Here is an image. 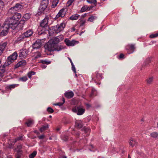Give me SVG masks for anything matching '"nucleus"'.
<instances>
[{
	"mask_svg": "<svg viewBox=\"0 0 158 158\" xmlns=\"http://www.w3.org/2000/svg\"><path fill=\"white\" fill-rule=\"evenodd\" d=\"M44 47L46 51H49L50 52L54 51H59L62 49L60 45H57L55 43H54L53 40H51L45 45Z\"/></svg>",
	"mask_w": 158,
	"mask_h": 158,
	"instance_id": "1",
	"label": "nucleus"
},
{
	"mask_svg": "<svg viewBox=\"0 0 158 158\" xmlns=\"http://www.w3.org/2000/svg\"><path fill=\"white\" fill-rule=\"evenodd\" d=\"M18 23L17 20L11 17L6 19L4 23V27L6 28H10L14 30L17 27Z\"/></svg>",
	"mask_w": 158,
	"mask_h": 158,
	"instance_id": "2",
	"label": "nucleus"
},
{
	"mask_svg": "<svg viewBox=\"0 0 158 158\" xmlns=\"http://www.w3.org/2000/svg\"><path fill=\"white\" fill-rule=\"evenodd\" d=\"M23 8V6L19 3H16L14 6L10 8L8 11V14L9 15H13L17 11L21 10Z\"/></svg>",
	"mask_w": 158,
	"mask_h": 158,
	"instance_id": "3",
	"label": "nucleus"
},
{
	"mask_svg": "<svg viewBox=\"0 0 158 158\" xmlns=\"http://www.w3.org/2000/svg\"><path fill=\"white\" fill-rule=\"evenodd\" d=\"M17 56V53L16 52H14L7 58V60L5 63V65L9 66L10 64L16 59Z\"/></svg>",
	"mask_w": 158,
	"mask_h": 158,
	"instance_id": "4",
	"label": "nucleus"
},
{
	"mask_svg": "<svg viewBox=\"0 0 158 158\" xmlns=\"http://www.w3.org/2000/svg\"><path fill=\"white\" fill-rule=\"evenodd\" d=\"M72 110L73 112L77 113V114L78 115H82L85 111V109L83 107L81 106L75 107L72 108Z\"/></svg>",
	"mask_w": 158,
	"mask_h": 158,
	"instance_id": "5",
	"label": "nucleus"
},
{
	"mask_svg": "<svg viewBox=\"0 0 158 158\" xmlns=\"http://www.w3.org/2000/svg\"><path fill=\"white\" fill-rule=\"evenodd\" d=\"M48 4V0H41L39 7V10L42 11L44 10L47 8Z\"/></svg>",
	"mask_w": 158,
	"mask_h": 158,
	"instance_id": "6",
	"label": "nucleus"
},
{
	"mask_svg": "<svg viewBox=\"0 0 158 158\" xmlns=\"http://www.w3.org/2000/svg\"><path fill=\"white\" fill-rule=\"evenodd\" d=\"M66 13V11L65 9L62 8L61 9L56 15V17L55 18V19L57 20L60 17L63 18L64 17Z\"/></svg>",
	"mask_w": 158,
	"mask_h": 158,
	"instance_id": "7",
	"label": "nucleus"
},
{
	"mask_svg": "<svg viewBox=\"0 0 158 158\" xmlns=\"http://www.w3.org/2000/svg\"><path fill=\"white\" fill-rule=\"evenodd\" d=\"M65 26L66 24L65 23H62L60 24L57 25L54 27L55 30L57 33L59 32L64 29Z\"/></svg>",
	"mask_w": 158,
	"mask_h": 158,
	"instance_id": "8",
	"label": "nucleus"
},
{
	"mask_svg": "<svg viewBox=\"0 0 158 158\" xmlns=\"http://www.w3.org/2000/svg\"><path fill=\"white\" fill-rule=\"evenodd\" d=\"M8 66L7 65H5V63L3 65H1L0 66V81L2 78L5 75L6 70V67Z\"/></svg>",
	"mask_w": 158,
	"mask_h": 158,
	"instance_id": "9",
	"label": "nucleus"
},
{
	"mask_svg": "<svg viewBox=\"0 0 158 158\" xmlns=\"http://www.w3.org/2000/svg\"><path fill=\"white\" fill-rule=\"evenodd\" d=\"M42 43L40 40H37L33 44V48L34 49H39L42 46Z\"/></svg>",
	"mask_w": 158,
	"mask_h": 158,
	"instance_id": "10",
	"label": "nucleus"
},
{
	"mask_svg": "<svg viewBox=\"0 0 158 158\" xmlns=\"http://www.w3.org/2000/svg\"><path fill=\"white\" fill-rule=\"evenodd\" d=\"M64 41L66 45L68 46H73L78 43V42L74 40L70 41L68 39H65Z\"/></svg>",
	"mask_w": 158,
	"mask_h": 158,
	"instance_id": "11",
	"label": "nucleus"
},
{
	"mask_svg": "<svg viewBox=\"0 0 158 158\" xmlns=\"http://www.w3.org/2000/svg\"><path fill=\"white\" fill-rule=\"evenodd\" d=\"M28 51L27 49H22L19 51V57L21 58L25 57L27 55Z\"/></svg>",
	"mask_w": 158,
	"mask_h": 158,
	"instance_id": "12",
	"label": "nucleus"
},
{
	"mask_svg": "<svg viewBox=\"0 0 158 158\" xmlns=\"http://www.w3.org/2000/svg\"><path fill=\"white\" fill-rule=\"evenodd\" d=\"M126 48L127 51V52L129 54L132 53L135 49V45L134 44H129L127 45Z\"/></svg>",
	"mask_w": 158,
	"mask_h": 158,
	"instance_id": "13",
	"label": "nucleus"
},
{
	"mask_svg": "<svg viewBox=\"0 0 158 158\" xmlns=\"http://www.w3.org/2000/svg\"><path fill=\"white\" fill-rule=\"evenodd\" d=\"M48 17H45L44 19H43L40 23V26L42 27H46L48 22Z\"/></svg>",
	"mask_w": 158,
	"mask_h": 158,
	"instance_id": "14",
	"label": "nucleus"
},
{
	"mask_svg": "<svg viewBox=\"0 0 158 158\" xmlns=\"http://www.w3.org/2000/svg\"><path fill=\"white\" fill-rule=\"evenodd\" d=\"M25 38L23 34L18 36L15 40V42L18 43L23 41Z\"/></svg>",
	"mask_w": 158,
	"mask_h": 158,
	"instance_id": "15",
	"label": "nucleus"
},
{
	"mask_svg": "<svg viewBox=\"0 0 158 158\" xmlns=\"http://www.w3.org/2000/svg\"><path fill=\"white\" fill-rule=\"evenodd\" d=\"M33 33V32L31 30H29L26 31L23 34L24 35V36L25 38H27L31 36Z\"/></svg>",
	"mask_w": 158,
	"mask_h": 158,
	"instance_id": "16",
	"label": "nucleus"
},
{
	"mask_svg": "<svg viewBox=\"0 0 158 158\" xmlns=\"http://www.w3.org/2000/svg\"><path fill=\"white\" fill-rule=\"evenodd\" d=\"M3 30H2L0 33L1 36H3L6 35L8 31V29L9 28H6L4 27V25L3 26Z\"/></svg>",
	"mask_w": 158,
	"mask_h": 158,
	"instance_id": "17",
	"label": "nucleus"
},
{
	"mask_svg": "<svg viewBox=\"0 0 158 158\" xmlns=\"http://www.w3.org/2000/svg\"><path fill=\"white\" fill-rule=\"evenodd\" d=\"M26 64V61L25 60H22L19 62L16 65L15 68H18L20 67L25 65Z\"/></svg>",
	"mask_w": 158,
	"mask_h": 158,
	"instance_id": "18",
	"label": "nucleus"
},
{
	"mask_svg": "<svg viewBox=\"0 0 158 158\" xmlns=\"http://www.w3.org/2000/svg\"><path fill=\"white\" fill-rule=\"evenodd\" d=\"M25 21L24 20H21L19 22V23H17V27L18 28H19V29L20 30H22L23 27V25L25 23Z\"/></svg>",
	"mask_w": 158,
	"mask_h": 158,
	"instance_id": "19",
	"label": "nucleus"
},
{
	"mask_svg": "<svg viewBox=\"0 0 158 158\" xmlns=\"http://www.w3.org/2000/svg\"><path fill=\"white\" fill-rule=\"evenodd\" d=\"M21 15L19 13L17 12L15 14L13 15V16L12 17L13 18L15 19V20H17V21L18 22L19 20L21 18Z\"/></svg>",
	"mask_w": 158,
	"mask_h": 158,
	"instance_id": "20",
	"label": "nucleus"
},
{
	"mask_svg": "<svg viewBox=\"0 0 158 158\" xmlns=\"http://www.w3.org/2000/svg\"><path fill=\"white\" fill-rule=\"evenodd\" d=\"M65 96L68 98H70L74 96V94L72 91L66 92L65 93Z\"/></svg>",
	"mask_w": 158,
	"mask_h": 158,
	"instance_id": "21",
	"label": "nucleus"
},
{
	"mask_svg": "<svg viewBox=\"0 0 158 158\" xmlns=\"http://www.w3.org/2000/svg\"><path fill=\"white\" fill-rule=\"evenodd\" d=\"M129 143L130 146H131L132 147L137 144L136 140L133 138H131L129 140Z\"/></svg>",
	"mask_w": 158,
	"mask_h": 158,
	"instance_id": "22",
	"label": "nucleus"
},
{
	"mask_svg": "<svg viewBox=\"0 0 158 158\" xmlns=\"http://www.w3.org/2000/svg\"><path fill=\"white\" fill-rule=\"evenodd\" d=\"M7 45V43L5 42L0 44V50L3 52Z\"/></svg>",
	"mask_w": 158,
	"mask_h": 158,
	"instance_id": "23",
	"label": "nucleus"
},
{
	"mask_svg": "<svg viewBox=\"0 0 158 158\" xmlns=\"http://www.w3.org/2000/svg\"><path fill=\"white\" fill-rule=\"evenodd\" d=\"M79 16V15L77 14H75L71 16L69 18V19L72 20H76L78 19Z\"/></svg>",
	"mask_w": 158,
	"mask_h": 158,
	"instance_id": "24",
	"label": "nucleus"
},
{
	"mask_svg": "<svg viewBox=\"0 0 158 158\" xmlns=\"http://www.w3.org/2000/svg\"><path fill=\"white\" fill-rule=\"evenodd\" d=\"M51 2L52 3L51 7L52 8L55 7L58 4L59 0H50Z\"/></svg>",
	"mask_w": 158,
	"mask_h": 158,
	"instance_id": "25",
	"label": "nucleus"
},
{
	"mask_svg": "<svg viewBox=\"0 0 158 158\" xmlns=\"http://www.w3.org/2000/svg\"><path fill=\"white\" fill-rule=\"evenodd\" d=\"M60 38L59 36H57L55 37L53 39H51V40H53L54 43H55L57 45H59L58 43L60 42Z\"/></svg>",
	"mask_w": 158,
	"mask_h": 158,
	"instance_id": "26",
	"label": "nucleus"
},
{
	"mask_svg": "<svg viewBox=\"0 0 158 158\" xmlns=\"http://www.w3.org/2000/svg\"><path fill=\"white\" fill-rule=\"evenodd\" d=\"M18 85V84L10 85L7 86L6 88L8 89L11 90L12 89H14L15 87H17Z\"/></svg>",
	"mask_w": 158,
	"mask_h": 158,
	"instance_id": "27",
	"label": "nucleus"
},
{
	"mask_svg": "<svg viewBox=\"0 0 158 158\" xmlns=\"http://www.w3.org/2000/svg\"><path fill=\"white\" fill-rule=\"evenodd\" d=\"M76 126L78 129L81 128L83 126V124L81 121H77L76 122Z\"/></svg>",
	"mask_w": 158,
	"mask_h": 158,
	"instance_id": "28",
	"label": "nucleus"
},
{
	"mask_svg": "<svg viewBox=\"0 0 158 158\" xmlns=\"http://www.w3.org/2000/svg\"><path fill=\"white\" fill-rule=\"evenodd\" d=\"M86 1L88 3L93 4L95 6H96L97 5L96 0H87Z\"/></svg>",
	"mask_w": 158,
	"mask_h": 158,
	"instance_id": "29",
	"label": "nucleus"
},
{
	"mask_svg": "<svg viewBox=\"0 0 158 158\" xmlns=\"http://www.w3.org/2000/svg\"><path fill=\"white\" fill-rule=\"evenodd\" d=\"M41 56V54L39 52H37L35 53L34 58L35 59H38Z\"/></svg>",
	"mask_w": 158,
	"mask_h": 158,
	"instance_id": "30",
	"label": "nucleus"
},
{
	"mask_svg": "<svg viewBox=\"0 0 158 158\" xmlns=\"http://www.w3.org/2000/svg\"><path fill=\"white\" fill-rule=\"evenodd\" d=\"M48 127V124H47L45 126H43L40 129V131L41 132H42L43 131L46 130L47 128Z\"/></svg>",
	"mask_w": 158,
	"mask_h": 158,
	"instance_id": "31",
	"label": "nucleus"
},
{
	"mask_svg": "<svg viewBox=\"0 0 158 158\" xmlns=\"http://www.w3.org/2000/svg\"><path fill=\"white\" fill-rule=\"evenodd\" d=\"M30 17L31 15L29 13H26L23 16V17L26 19V20L28 19L29 18H30Z\"/></svg>",
	"mask_w": 158,
	"mask_h": 158,
	"instance_id": "32",
	"label": "nucleus"
},
{
	"mask_svg": "<svg viewBox=\"0 0 158 158\" xmlns=\"http://www.w3.org/2000/svg\"><path fill=\"white\" fill-rule=\"evenodd\" d=\"M96 18L97 17L95 16H91L88 18V21L92 22L96 19Z\"/></svg>",
	"mask_w": 158,
	"mask_h": 158,
	"instance_id": "33",
	"label": "nucleus"
},
{
	"mask_svg": "<svg viewBox=\"0 0 158 158\" xmlns=\"http://www.w3.org/2000/svg\"><path fill=\"white\" fill-rule=\"evenodd\" d=\"M4 3L2 0H0V13L2 12L4 6Z\"/></svg>",
	"mask_w": 158,
	"mask_h": 158,
	"instance_id": "34",
	"label": "nucleus"
},
{
	"mask_svg": "<svg viewBox=\"0 0 158 158\" xmlns=\"http://www.w3.org/2000/svg\"><path fill=\"white\" fill-rule=\"evenodd\" d=\"M37 154V152L36 151H34L32 153L29 155V157L30 158H34Z\"/></svg>",
	"mask_w": 158,
	"mask_h": 158,
	"instance_id": "35",
	"label": "nucleus"
},
{
	"mask_svg": "<svg viewBox=\"0 0 158 158\" xmlns=\"http://www.w3.org/2000/svg\"><path fill=\"white\" fill-rule=\"evenodd\" d=\"M27 80V77L26 76H24L21 77H20L19 79V81L23 82L26 81Z\"/></svg>",
	"mask_w": 158,
	"mask_h": 158,
	"instance_id": "36",
	"label": "nucleus"
},
{
	"mask_svg": "<svg viewBox=\"0 0 158 158\" xmlns=\"http://www.w3.org/2000/svg\"><path fill=\"white\" fill-rule=\"evenodd\" d=\"M34 123V121L32 120H28L26 123V124H27V126L28 127H30L31 125L32 124Z\"/></svg>",
	"mask_w": 158,
	"mask_h": 158,
	"instance_id": "37",
	"label": "nucleus"
},
{
	"mask_svg": "<svg viewBox=\"0 0 158 158\" xmlns=\"http://www.w3.org/2000/svg\"><path fill=\"white\" fill-rule=\"evenodd\" d=\"M35 73L34 72L31 71L30 72L27 73V76L28 77L30 78H31L32 76V75H34Z\"/></svg>",
	"mask_w": 158,
	"mask_h": 158,
	"instance_id": "38",
	"label": "nucleus"
},
{
	"mask_svg": "<svg viewBox=\"0 0 158 158\" xmlns=\"http://www.w3.org/2000/svg\"><path fill=\"white\" fill-rule=\"evenodd\" d=\"M40 62L43 64H48L51 63V61H48L47 60H40Z\"/></svg>",
	"mask_w": 158,
	"mask_h": 158,
	"instance_id": "39",
	"label": "nucleus"
},
{
	"mask_svg": "<svg viewBox=\"0 0 158 158\" xmlns=\"http://www.w3.org/2000/svg\"><path fill=\"white\" fill-rule=\"evenodd\" d=\"M22 147L21 145H19L17 146V148L16 149V150L17 151L18 153H20L21 152V149Z\"/></svg>",
	"mask_w": 158,
	"mask_h": 158,
	"instance_id": "40",
	"label": "nucleus"
},
{
	"mask_svg": "<svg viewBox=\"0 0 158 158\" xmlns=\"http://www.w3.org/2000/svg\"><path fill=\"white\" fill-rule=\"evenodd\" d=\"M85 133H87L88 134L89 133L90 130L88 128H86L85 127H84L82 129Z\"/></svg>",
	"mask_w": 158,
	"mask_h": 158,
	"instance_id": "41",
	"label": "nucleus"
},
{
	"mask_svg": "<svg viewBox=\"0 0 158 158\" xmlns=\"http://www.w3.org/2000/svg\"><path fill=\"white\" fill-rule=\"evenodd\" d=\"M151 61V58H147L145 61V66H146L147 65H148V64H149V63H150Z\"/></svg>",
	"mask_w": 158,
	"mask_h": 158,
	"instance_id": "42",
	"label": "nucleus"
},
{
	"mask_svg": "<svg viewBox=\"0 0 158 158\" xmlns=\"http://www.w3.org/2000/svg\"><path fill=\"white\" fill-rule=\"evenodd\" d=\"M151 136L153 138H156L158 136V134L156 132H153L150 134Z\"/></svg>",
	"mask_w": 158,
	"mask_h": 158,
	"instance_id": "43",
	"label": "nucleus"
},
{
	"mask_svg": "<svg viewBox=\"0 0 158 158\" xmlns=\"http://www.w3.org/2000/svg\"><path fill=\"white\" fill-rule=\"evenodd\" d=\"M153 77H150L147 80V83L148 84H150L153 81Z\"/></svg>",
	"mask_w": 158,
	"mask_h": 158,
	"instance_id": "44",
	"label": "nucleus"
},
{
	"mask_svg": "<svg viewBox=\"0 0 158 158\" xmlns=\"http://www.w3.org/2000/svg\"><path fill=\"white\" fill-rule=\"evenodd\" d=\"M96 73V78H97V79L99 80L101 78L102 74L100 73H98V72H97Z\"/></svg>",
	"mask_w": 158,
	"mask_h": 158,
	"instance_id": "45",
	"label": "nucleus"
},
{
	"mask_svg": "<svg viewBox=\"0 0 158 158\" xmlns=\"http://www.w3.org/2000/svg\"><path fill=\"white\" fill-rule=\"evenodd\" d=\"M88 8L87 6H83L81 10V12H84L87 10Z\"/></svg>",
	"mask_w": 158,
	"mask_h": 158,
	"instance_id": "46",
	"label": "nucleus"
},
{
	"mask_svg": "<svg viewBox=\"0 0 158 158\" xmlns=\"http://www.w3.org/2000/svg\"><path fill=\"white\" fill-rule=\"evenodd\" d=\"M62 139L63 140L66 141L68 139L69 137L66 135H64L62 137Z\"/></svg>",
	"mask_w": 158,
	"mask_h": 158,
	"instance_id": "47",
	"label": "nucleus"
},
{
	"mask_svg": "<svg viewBox=\"0 0 158 158\" xmlns=\"http://www.w3.org/2000/svg\"><path fill=\"white\" fill-rule=\"evenodd\" d=\"M158 36V33L153 34L150 35V37L151 38H154Z\"/></svg>",
	"mask_w": 158,
	"mask_h": 158,
	"instance_id": "48",
	"label": "nucleus"
},
{
	"mask_svg": "<svg viewBox=\"0 0 158 158\" xmlns=\"http://www.w3.org/2000/svg\"><path fill=\"white\" fill-rule=\"evenodd\" d=\"M22 136H20L19 137L17 138L16 139H15V141H14V143H16L18 140H22Z\"/></svg>",
	"mask_w": 158,
	"mask_h": 158,
	"instance_id": "49",
	"label": "nucleus"
},
{
	"mask_svg": "<svg viewBox=\"0 0 158 158\" xmlns=\"http://www.w3.org/2000/svg\"><path fill=\"white\" fill-rule=\"evenodd\" d=\"M47 111L50 113H52L54 112V110L51 107H48L47 109Z\"/></svg>",
	"mask_w": 158,
	"mask_h": 158,
	"instance_id": "50",
	"label": "nucleus"
},
{
	"mask_svg": "<svg viewBox=\"0 0 158 158\" xmlns=\"http://www.w3.org/2000/svg\"><path fill=\"white\" fill-rule=\"evenodd\" d=\"M74 1V0H69L67 2V5L68 6L71 5Z\"/></svg>",
	"mask_w": 158,
	"mask_h": 158,
	"instance_id": "51",
	"label": "nucleus"
},
{
	"mask_svg": "<svg viewBox=\"0 0 158 158\" xmlns=\"http://www.w3.org/2000/svg\"><path fill=\"white\" fill-rule=\"evenodd\" d=\"M72 69L73 71L75 73H76L75 68L73 64H72Z\"/></svg>",
	"mask_w": 158,
	"mask_h": 158,
	"instance_id": "52",
	"label": "nucleus"
},
{
	"mask_svg": "<svg viewBox=\"0 0 158 158\" xmlns=\"http://www.w3.org/2000/svg\"><path fill=\"white\" fill-rule=\"evenodd\" d=\"M124 58V55L123 54H121L119 56V59H121L122 58Z\"/></svg>",
	"mask_w": 158,
	"mask_h": 158,
	"instance_id": "53",
	"label": "nucleus"
},
{
	"mask_svg": "<svg viewBox=\"0 0 158 158\" xmlns=\"http://www.w3.org/2000/svg\"><path fill=\"white\" fill-rule=\"evenodd\" d=\"M63 104V103L62 102H59L54 104L56 106H61Z\"/></svg>",
	"mask_w": 158,
	"mask_h": 158,
	"instance_id": "54",
	"label": "nucleus"
},
{
	"mask_svg": "<svg viewBox=\"0 0 158 158\" xmlns=\"http://www.w3.org/2000/svg\"><path fill=\"white\" fill-rule=\"evenodd\" d=\"M44 137V135H40L38 137V138L40 139H43Z\"/></svg>",
	"mask_w": 158,
	"mask_h": 158,
	"instance_id": "55",
	"label": "nucleus"
},
{
	"mask_svg": "<svg viewBox=\"0 0 158 158\" xmlns=\"http://www.w3.org/2000/svg\"><path fill=\"white\" fill-rule=\"evenodd\" d=\"M95 91V90H94L93 89L92 90V93H91V94L90 95V97H92L94 95V92Z\"/></svg>",
	"mask_w": 158,
	"mask_h": 158,
	"instance_id": "56",
	"label": "nucleus"
},
{
	"mask_svg": "<svg viewBox=\"0 0 158 158\" xmlns=\"http://www.w3.org/2000/svg\"><path fill=\"white\" fill-rule=\"evenodd\" d=\"M41 67L43 68V69H45L46 68V66L45 65H44V64H42V65H41Z\"/></svg>",
	"mask_w": 158,
	"mask_h": 158,
	"instance_id": "57",
	"label": "nucleus"
},
{
	"mask_svg": "<svg viewBox=\"0 0 158 158\" xmlns=\"http://www.w3.org/2000/svg\"><path fill=\"white\" fill-rule=\"evenodd\" d=\"M68 58L70 60V62H71V65L73 64V62H72V61L71 59L70 58H69V57H68Z\"/></svg>",
	"mask_w": 158,
	"mask_h": 158,
	"instance_id": "58",
	"label": "nucleus"
},
{
	"mask_svg": "<svg viewBox=\"0 0 158 158\" xmlns=\"http://www.w3.org/2000/svg\"><path fill=\"white\" fill-rule=\"evenodd\" d=\"M34 132L35 133H36L37 134H39V132L38 131H37L36 130H35V131H34Z\"/></svg>",
	"mask_w": 158,
	"mask_h": 158,
	"instance_id": "59",
	"label": "nucleus"
},
{
	"mask_svg": "<svg viewBox=\"0 0 158 158\" xmlns=\"http://www.w3.org/2000/svg\"><path fill=\"white\" fill-rule=\"evenodd\" d=\"M62 101L63 102L62 103H63V104H64V103L65 102V99H64V98H62Z\"/></svg>",
	"mask_w": 158,
	"mask_h": 158,
	"instance_id": "60",
	"label": "nucleus"
},
{
	"mask_svg": "<svg viewBox=\"0 0 158 158\" xmlns=\"http://www.w3.org/2000/svg\"><path fill=\"white\" fill-rule=\"evenodd\" d=\"M60 158H67L66 156H62L60 157Z\"/></svg>",
	"mask_w": 158,
	"mask_h": 158,
	"instance_id": "61",
	"label": "nucleus"
},
{
	"mask_svg": "<svg viewBox=\"0 0 158 158\" xmlns=\"http://www.w3.org/2000/svg\"><path fill=\"white\" fill-rule=\"evenodd\" d=\"M16 158H20V156L19 155H17L16 156Z\"/></svg>",
	"mask_w": 158,
	"mask_h": 158,
	"instance_id": "62",
	"label": "nucleus"
},
{
	"mask_svg": "<svg viewBox=\"0 0 158 158\" xmlns=\"http://www.w3.org/2000/svg\"><path fill=\"white\" fill-rule=\"evenodd\" d=\"M87 107H89V106H90V105H89L88 104H87Z\"/></svg>",
	"mask_w": 158,
	"mask_h": 158,
	"instance_id": "63",
	"label": "nucleus"
},
{
	"mask_svg": "<svg viewBox=\"0 0 158 158\" xmlns=\"http://www.w3.org/2000/svg\"><path fill=\"white\" fill-rule=\"evenodd\" d=\"M128 158H131V157H130V156L129 155H128Z\"/></svg>",
	"mask_w": 158,
	"mask_h": 158,
	"instance_id": "64",
	"label": "nucleus"
}]
</instances>
